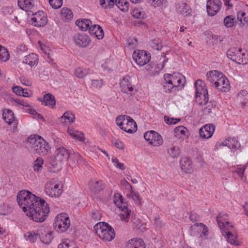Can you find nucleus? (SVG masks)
<instances>
[{
    "mask_svg": "<svg viewBox=\"0 0 248 248\" xmlns=\"http://www.w3.org/2000/svg\"><path fill=\"white\" fill-rule=\"evenodd\" d=\"M92 217L95 220H99L101 217V215L97 210H93L92 212Z\"/></svg>",
    "mask_w": 248,
    "mask_h": 248,
    "instance_id": "obj_57",
    "label": "nucleus"
},
{
    "mask_svg": "<svg viewBox=\"0 0 248 248\" xmlns=\"http://www.w3.org/2000/svg\"><path fill=\"white\" fill-rule=\"evenodd\" d=\"M58 248H78L73 242H64L60 244Z\"/></svg>",
    "mask_w": 248,
    "mask_h": 248,
    "instance_id": "obj_45",
    "label": "nucleus"
},
{
    "mask_svg": "<svg viewBox=\"0 0 248 248\" xmlns=\"http://www.w3.org/2000/svg\"><path fill=\"white\" fill-rule=\"evenodd\" d=\"M131 193L132 194V199L135 201H137L139 202V204L140 205H141V202H140L141 198H140L139 193L137 192H133L132 190L131 191Z\"/></svg>",
    "mask_w": 248,
    "mask_h": 248,
    "instance_id": "obj_61",
    "label": "nucleus"
},
{
    "mask_svg": "<svg viewBox=\"0 0 248 248\" xmlns=\"http://www.w3.org/2000/svg\"><path fill=\"white\" fill-rule=\"evenodd\" d=\"M45 190L52 197H58L62 193V186L53 181H49L46 184Z\"/></svg>",
    "mask_w": 248,
    "mask_h": 248,
    "instance_id": "obj_10",
    "label": "nucleus"
},
{
    "mask_svg": "<svg viewBox=\"0 0 248 248\" xmlns=\"http://www.w3.org/2000/svg\"><path fill=\"white\" fill-rule=\"evenodd\" d=\"M70 225V219L66 214L61 213L56 217L54 227L58 232H64L69 228Z\"/></svg>",
    "mask_w": 248,
    "mask_h": 248,
    "instance_id": "obj_8",
    "label": "nucleus"
},
{
    "mask_svg": "<svg viewBox=\"0 0 248 248\" xmlns=\"http://www.w3.org/2000/svg\"><path fill=\"white\" fill-rule=\"evenodd\" d=\"M213 104L210 102L208 103L207 107L204 108L203 111L204 114L207 115L212 112V110L214 108Z\"/></svg>",
    "mask_w": 248,
    "mask_h": 248,
    "instance_id": "obj_53",
    "label": "nucleus"
},
{
    "mask_svg": "<svg viewBox=\"0 0 248 248\" xmlns=\"http://www.w3.org/2000/svg\"><path fill=\"white\" fill-rule=\"evenodd\" d=\"M38 100L42 102V104L44 105L49 106L51 108H53L56 104L54 96L49 93L45 94L43 99H38Z\"/></svg>",
    "mask_w": 248,
    "mask_h": 248,
    "instance_id": "obj_23",
    "label": "nucleus"
},
{
    "mask_svg": "<svg viewBox=\"0 0 248 248\" xmlns=\"http://www.w3.org/2000/svg\"><path fill=\"white\" fill-rule=\"evenodd\" d=\"M245 16L246 13L244 12L240 11L237 13V19L241 23H242L243 20L246 21V17Z\"/></svg>",
    "mask_w": 248,
    "mask_h": 248,
    "instance_id": "obj_59",
    "label": "nucleus"
},
{
    "mask_svg": "<svg viewBox=\"0 0 248 248\" xmlns=\"http://www.w3.org/2000/svg\"><path fill=\"white\" fill-rule=\"evenodd\" d=\"M44 163V160L41 158L38 157L37 159L34 161L33 164V170L35 171H37L39 172L43 169L42 165Z\"/></svg>",
    "mask_w": 248,
    "mask_h": 248,
    "instance_id": "obj_39",
    "label": "nucleus"
},
{
    "mask_svg": "<svg viewBox=\"0 0 248 248\" xmlns=\"http://www.w3.org/2000/svg\"><path fill=\"white\" fill-rule=\"evenodd\" d=\"M115 3L122 11L127 12L129 9V3L124 0H119L118 1L116 0Z\"/></svg>",
    "mask_w": 248,
    "mask_h": 248,
    "instance_id": "obj_36",
    "label": "nucleus"
},
{
    "mask_svg": "<svg viewBox=\"0 0 248 248\" xmlns=\"http://www.w3.org/2000/svg\"><path fill=\"white\" fill-rule=\"evenodd\" d=\"M12 211V208L10 205L5 202L0 203V214L2 215H6Z\"/></svg>",
    "mask_w": 248,
    "mask_h": 248,
    "instance_id": "obj_35",
    "label": "nucleus"
},
{
    "mask_svg": "<svg viewBox=\"0 0 248 248\" xmlns=\"http://www.w3.org/2000/svg\"><path fill=\"white\" fill-rule=\"evenodd\" d=\"M27 240H29L31 242L33 243L36 241L38 237L39 233H35L33 232H29L25 234Z\"/></svg>",
    "mask_w": 248,
    "mask_h": 248,
    "instance_id": "obj_40",
    "label": "nucleus"
},
{
    "mask_svg": "<svg viewBox=\"0 0 248 248\" xmlns=\"http://www.w3.org/2000/svg\"><path fill=\"white\" fill-rule=\"evenodd\" d=\"M168 153L172 158H176L180 155V149L178 146L173 145H170L168 148Z\"/></svg>",
    "mask_w": 248,
    "mask_h": 248,
    "instance_id": "obj_32",
    "label": "nucleus"
},
{
    "mask_svg": "<svg viewBox=\"0 0 248 248\" xmlns=\"http://www.w3.org/2000/svg\"><path fill=\"white\" fill-rule=\"evenodd\" d=\"M18 5L22 10L30 12H33L32 10L34 7L33 0H18Z\"/></svg>",
    "mask_w": 248,
    "mask_h": 248,
    "instance_id": "obj_20",
    "label": "nucleus"
},
{
    "mask_svg": "<svg viewBox=\"0 0 248 248\" xmlns=\"http://www.w3.org/2000/svg\"><path fill=\"white\" fill-rule=\"evenodd\" d=\"M9 54L4 47L1 46L0 48V60L3 62H6L9 59Z\"/></svg>",
    "mask_w": 248,
    "mask_h": 248,
    "instance_id": "obj_41",
    "label": "nucleus"
},
{
    "mask_svg": "<svg viewBox=\"0 0 248 248\" xmlns=\"http://www.w3.org/2000/svg\"><path fill=\"white\" fill-rule=\"evenodd\" d=\"M104 188V185L102 181H97L92 182L90 184V189L94 193H98L103 190Z\"/></svg>",
    "mask_w": 248,
    "mask_h": 248,
    "instance_id": "obj_30",
    "label": "nucleus"
},
{
    "mask_svg": "<svg viewBox=\"0 0 248 248\" xmlns=\"http://www.w3.org/2000/svg\"><path fill=\"white\" fill-rule=\"evenodd\" d=\"M13 91L17 95L21 96L23 89L19 86H15L12 88Z\"/></svg>",
    "mask_w": 248,
    "mask_h": 248,
    "instance_id": "obj_62",
    "label": "nucleus"
},
{
    "mask_svg": "<svg viewBox=\"0 0 248 248\" xmlns=\"http://www.w3.org/2000/svg\"><path fill=\"white\" fill-rule=\"evenodd\" d=\"M18 205L26 215L37 222L44 221L50 212L46 201L27 190L19 191L17 196Z\"/></svg>",
    "mask_w": 248,
    "mask_h": 248,
    "instance_id": "obj_1",
    "label": "nucleus"
},
{
    "mask_svg": "<svg viewBox=\"0 0 248 248\" xmlns=\"http://www.w3.org/2000/svg\"><path fill=\"white\" fill-rule=\"evenodd\" d=\"M90 72L89 69H86L82 68H77L75 71V75L78 78H83Z\"/></svg>",
    "mask_w": 248,
    "mask_h": 248,
    "instance_id": "obj_38",
    "label": "nucleus"
},
{
    "mask_svg": "<svg viewBox=\"0 0 248 248\" xmlns=\"http://www.w3.org/2000/svg\"><path fill=\"white\" fill-rule=\"evenodd\" d=\"M90 34L92 35H94L98 39H102L104 36L103 30L100 26V28H98V29H97V30L94 32L93 30H91Z\"/></svg>",
    "mask_w": 248,
    "mask_h": 248,
    "instance_id": "obj_44",
    "label": "nucleus"
},
{
    "mask_svg": "<svg viewBox=\"0 0 248 248\" xmlns=\"http://www.w3.org/2000/svg\"><path fill=\"white\" fill-rule=\"evenodd\" d=\"M61 14L62 18L70 20L73 17L72 11L68 8H63L61 10Z\"/></svg>",
    "mask_w": 248,
    "mask_h": 248,
    "instance_id": "obj_37",
    "label": "nucleus"
},
{
    "mask_svg": "<svg viewBox=\"0 0 248 248\" xmlns=\"http://www.w3.org/2000/svg\"><path fill=\"white\" fill-rule=\"evenodd\" d=\"M245 169L246 168L244 167V166H243L242 167L237 168L235 170V172L237 173L241 179H242L244 177Z\"/></svg>",
    "mask_w": 248,
    "mask_h": 248,
    "instance_id": "obj_55",
    "label": "nucleus"
},
{
    "mask_svg": "<svg viewBox=\"0 0 248 248\" xmlns=\"http://www.w3.org/2000/svg\"><path fill=\"white\" fill-rule=\"evenodd\" d=\"M187 131V129L184 126H178L174 130L175 136L178 138L184 139L187 137L186 135Z\"/></svg>",
    "mask_w": 248,
    "mask_h": 248,
    "instance_id": "obj_31",
    "label": "nucleus"
},
{
    "mask_svg": "<svg viewBox=\"0 0 248 248\" xmlns=\"http://www.w3.org/2000/svg\"><path fill=\"white\" fill-rule=\"evenodd\" d=\"M77 25L82 31L87 30L89 27L92 24V22L90 20L87 19H83L80 20H77L76 22Z\"/></svg>",
    "mask_w": 248,
    "mask_h": 248,
    "instance_id": "obj_28",
    "label": "nucleus"
},
{
    "mask_svg": "<svg viewBox=\"0 0 248 248\" xmlns=\"http://www.w3.org/2000/svg\"><path fill=\"white\" fill-rule=\"evenodd\" d=\"M118 198V199H117L115 196L114 202L116 205L122 211V213L120 214L121 219L127 222L129 221L131 210L127 209V204L126 202H124L123 196L119 194Z\"/></svg>",
    "mask_w": 248,
    "mask_h": 248,
    "instance_id": "obj_9",
    "label": "nucleus"
},
{
    "mask_svg": "<svg viewBox=\"0 0 248 248\" xmlns=\"http://www.w3.org/2000/svg\"><path fill=\"white\" fill-rule=\"evenodd\" d=\"M116 123L120 128L128 133L137 130V125L133 119L129 116L121 115L116 118Z\"/></svg>",
    "mask_w": 248,
    "mask_h": 248,
    "instance_id": "obj_6",
    "label": "nucleus"
},
{
    "mask_svg": "<svg viewBox=\"0 0 248 248\" xmlns=\"http://www.w3.org/2000/svg\"><path fill=\"white\" fill-rule=\"evenodd\" d=\"M240 51H242L241 48H237L235 47H231L227 50V56L229 59L237 63L238 60L237 54H240Z\"/></svg>",
    "mask_w": 248,
    "mask_h": 248,
    "instance_id": "obj_24",
    "label": "nucleus"
},
{
    "mask_svg": "<svg viewBox=\"0 0 248 248\" xmlns=\"http://www.w3.org/2000/svg\"><path fill=\"white\" fill-rule=\"evenodd\" d=\"M145 140L149 142V143L154 146H158L163 143V140L161 136L155 131H150L145 132L144 134Z\"/></svg>",
    "mask_w": 248,
    "mask_h": 248,
    "instance_id": "obj_11",
    "label": "nucleus"
},
{
    "mask_svg": "<svg viewBox=\"0 0 248 248\" xmlns=\"http://www.w3.org/2000/svg\"><path fill=\"white\" fill-rule=\"evenodd\" d=\"M133 58L138 65L143 66L150 61L151 55L144 50L134 51Z\"/></svg>",
    "mask_w": 248,
    "mask_h": 248,
    "instance_id": "obj_12",
    "label": "nucleus"
},
{
    "mask_svg": "<svg viewBox=\"0 0 248 248\" xmlns=\"http://www.w3.org/2000/svg\"><path fill=\"white\" fill-rule=\"evenodd\" d=\"M196 93V102L200 106L206 105L208 103L209 97L205 84L201 79H198L195 82Z\"/></svg>",
    "mask_w": 248,
    "mask_h": 248,
    "instance_id": "obj_7",
    "label": "nucleus"
},
{
    "mask_svg": "<svg viewBox=\"0 0 248 248\" xmlns=\"http://www.w3.org/2000/svg\"><path fill=\"white\" fill-rule=\"evenodd\" d=\"M33 17L31 18L32 24L36 27H43L47 23V18L43 11L32 13Z\"/></svg>",
    "mask_w": 248,
    "mask_h": 248,
    "instance_id": "obj_14",
    "label": "nucleus"
},
{
    "mask_svg": "<svg viewBox=\"0 0 248 248\" xmlns=\"http://www.w3.org/2000/svg\"><path fill=\"white\" fill-rule=\"evenodd\" d=\"M130 78L129 76L124 77L120 82L121 91L127 94H131L133 91V88L130 82Z\"/></svg>",
    "mask_w": 248,
    "mask_h": 248,
    "instance_id": "obj_19",
    "label": "nucleus"
},
{
    "mask_svg": "<svg viewBox=\"0 0 248 248\" xmlns=\"http://www.w3.org/2000/svg\"><path fill=\"white\" fill-rule=\"evenodd\" d=\"M74 158L77 161V163L78 164H84L85 162V160L82 158V157L78 154H75L74 155Z\"/></svg>",
    "mask_w": 248,
    "mask_h": 248,
    "instance_id": "obj_58",
    "label": "nucleus"
},
{
    "mask_svg": "<svg viewBox=\"0 0 248 248\" xmlns=\"http://www.w3.org/2000/svg\"><path fill=\"white\" fill-rule=\"evenodd\" d=\"M121 185L124 186L126 189H129L130 191H132V186L125 179H123L121 181Z\"/></svg>",
    "mask_w": 248,
    "mask_h": 248,
    "instance_id": "obj_63",
    "label": "nucleus"
},
{
    "mask_svg": "<svg viewBox=\"0 0 248 248\" xmlns=\"http://www.w3.org/2000/svg\"><path fill=\"white\" fill-rule=\"evenodd\" d=\"M163 88L164 92L166 93H170L171 92H173V89L175 90H176V88H174V86H171L168 83L164 82L163 84Z\"/></svg>",
    "mask_w": 248,
    "mask_h": 248,
    "instance_id": "obj_50",
    "label": "nucleus"
},
{
    "mask_svg": "<svg viewBox=\"0 0 248 248\" xmlns=\"http://www.w3.org/2000/svg\"><path fill=\"white\" fill-rule=\"evenodd\" d=\"M137 39L136 38H130L127 40V44L129 46L134 48L137 44Z\"/></svg>",
    "mask_w": 248,
    "mask_h": 248,
    "instance_id": "obj_54",
    "label": "nucleus"
},
{
    "mask_svg": "<svg viewBox=\"0 0 248 248\" xmlns=\"http://www.w3.org/2000/svg\"><path fill=\"white\" fill-rule=\"evenodd\" d=\"M51 6L54 9L60 8L62 4V0H48Z\"/></svg>",
    "mask_w": 248,
    "mask_h": 248,
    "instance_id": "obj_48",
    "label": "nucleus"
},
{
    "mask_svg": "<svg viewBox=\"0 0 248 248\" xmlns=\"http://www.w3.org/2000/svg\"><path fill=\"white\" fill-rule=\"evenodd\" d=\"M181 168L184 172L190 173L192 172V162L187 157L182 158L180 161Z\"/></svg>",
    "mask_w": 248,
    "mask_h": 248,
    "instance_id": "obj_22",
    "label": "nucleus"
},
{
    "mask_svg": "<svg viewBox=\"0 0 248 248\" xmlns=\"http://www.w3.org/2000/svg\"><path fill=\"white\" fill-rule=\"evenodd\" d=\"M215 86L217 90L223 92H227L230 90V83L228 79L223 75L220 76L217 83H215Z\"/></svg>",
    "mask_w": 248,
    "mask_h": 248,
    "instance_id": "obj_17",
    "label": "nucleus"
},
{
    "mask_svg": "<svg viewBox=\"0 0 248 248\" xmlns=\"http://www.w3.org/2000/svg\"><path fill=\"white\" fill-rule=\"evenodd\" d=\"M164 83H168L171 86H174V88H176L177 85L175 84V77L173 75L169 74H165L164 75Z\"/></svg>",
    "mask_w": 248,
    "mask_h": 248,
    "instance_id": "obj_34",
    "label": "nucleus"
},
{
    "mask_svg": "<svg viewBox=\"0 0 248 248\" xmlns=\"http://www.w3.org/2000/svg\"><path fill=\"white\" fill-rule=\"evenodd\" d=\"M151 46L154 49L160 50L162 47V42L158 38L154 39L151 43Z\"/></svg>",
    "mask_w": 248,
    "mask_h": 248,
    "instance_id": "obj_46",
    "label": "nucleus"
},
{
    "mask_svg": "<svg viewBox=\"0 0 248 248\" xmlns=\"http://www.w3.org/2000/svg\"><path fill=\"white\" fill-rule=\"evenodd\" d=\"M73 40L76 45L79 47H86L90 42L88 36L83 34H78L73 37Z\"/></svg>",
    "mask_w": 248,
    "mask_h": 248,
    "instance_id": "obj_16",
    "label": "nucleus"
},
{
    "mask_svg": "<svg viewBox=\"0 0 248 248\" xmlns=\"http://www.w3.org/2000/svg\"><path fill=\"white\" fill-rule=\"evenodd\" d=\"M180 7H182V10L180 11L182 14L188 15L190 13V7L186 3H182Z\"/></svg>",
    "mask_w": 248,
    "mask_h": 248,
    "instance_id": "obj_51",
    "label": "nucleus"
},
{
    "mask_svg": "<svg viewBox=\"0 0 248 248\" xmlns=\"http://www.w3.org/2000/svg\"><path fill=\"white\" fill-rule=\"evenodd\" d=\"M222 73H219L217 71L214 70L208 72L206 74L207 80L210 83H217L218 79L220 78V76H222Z\"/></svg>",
    "mask_w": 248,
    "mask_h": 248,
    "instance_id": "obj_25",
    "label": "nucleus"
},
{
    "mask_svg": "<svg viewBox=\"0 0 248 248\" xmlns=\"http://www.w3.org/2000/svg\"><path fill=\"white\" fill-rule=\"evenodd\" d=\"M221 6L220 0H208L206 3L207 14L209 16H214L219 12Z\"/></svg>",
    "mask_w": 248,
    "mask_h": 248,
    "instance_id": "obj_13",
    "label": "nucleus"
},
{
    "mask_svg": "<svg viewBox=\"0 0 248 248\" xmlns=\"http://www.w3.org/2000/svg\"><path fill=\"white\" fill-rule=\"evenodd\" d=\"M221 213L219 214L217 217V221L220 229H224L226 235V239L228 243L235 246L241 245V243L237 240V234L232 225H230L228 221L223 222Z\"/></svg>",
    "mask_w": 248,
    "mask_h": 248,
    "instance_id": "obj_4",
    "label": "nucleus"
},
{
    "mask_svg": "<svg viewBox=\"0 0 248 248\" xmlns=\"http://www.w3.org/2000/svg\"><path fill=\"white\" fill-rule=\"evenodd\" d=\"M94 229L97 235L104 241H110L115 237L114 229L106 222H99L96 224Z\"/></svg>",
    "mask_w": 248,
    "mask_h": 248,
    "instance_id": "obj_5",
    "label": "nucleus"
},
{
    "mask_svg": "<svg viewBox=\"0 0 248 248\" xmlns=\"http://www.w3.org/2000/svg\"><path fill=\"white\" fill-rule=\"evenodd\" d=\"M63 118L65 120H67L69 123L73 122L74 120L75 119V115L69 111H66L63 114L61 118L63 119Z\"/></svg>",
    "mask_w": 248,
    "mask_h": 248,
    "instance_id": "obj_49",
    "label": "nucleus"
},
{
    "mask_svg": "<svg viewBox=\"0 0 248 248\" xmlns=\"http://www.w3.org/2000/svg\"><path fill=\"white\" fill-rule=\"evenodd\" d=\"M2 118L6 123L9 124L12 123L15 120L13 112L9 109H5L3 111Z\"/></svg>",
    "mask_w": 248,
    "mask_h": 248,
    "instance_id": "obj_29",
    "label": "nucleus"
},
{
    "mask_svg": "<svg viewBox=\"0 0 248 248\" xmlns=\"http://www.w3.org/2000/svg\"><path fill=\"white\" fill-rule=\"evenodd\" d=\"M146 246L140 238H133L129 240L126 245V248H145Z\"/></svg>",
    "mask_w": 248,
    "mask_h": 248,
    "instance_id": "obj_21",
    "label": "nucleus"
},
{
    "mask_svg": "<svg viewBox=\"0 0 248 248\" xmlns=\"http://www.w3.org/2000/svg\"><path fill=\"white\" fill-rule=\"evenodd\" d=\"M39 235L41 242L47 245L50 244L53 238L52 232L47 231L45 228L39 230Z\"/></svg>",
    "mask_w": 248,
    "mask_h": 248,
    "instance_id": "obj_18",
    "label": "nucleus"
},
{
    "mask_svg": "<svg viewBox=\"0 0 248 248\" xmlns=\"http://www.w3.org/2000/svg\"><path fill=\"white\" fill-rule=\"evenodd\" d=\"M102 80H92V85L94 88H100L102 85Z\"/></svg>",
    "mask_w": 248,
    "mask_h": 248,
    "instance_id": "obj_60",
    "label": "nucleus"
},
{
    "mask_svg": "<svg viewBox=\"0 0 248 248\" xmlns=\"http://www.w3.org/2000/svg\"><path fill=\"white\" fill-rule=\"evenodd\" d=\"M113 143L114 146L121 150H124V145L123 143V142L119 140H115L114 141H113Z\"/></svg>",
    "mask_w": 248,
    "mask_h": 248,
    "instance_id": "obj_56",
    "label": "nucleus"
},
{
    "mask_svg": "<svg viewBox=\"0 0 248 248\" xmlns=\"http://www.w3.org/2000/svg\"><path fill=\"white\" fill-rule=\"evenodd\" d=\"M116 0H100V5L105 8H112Z\"/></svg>",
    "mask_w": 248,
    "mask_h": 248,
    "instance_id": "obj_42",
    "label": "nucleus"
},
{
    "mask_svg": "<svg viewBox=\"0 0 248 248\" xmlns=\"http://www.w3.org/2000/svg\"><path fill=\"white\" fill-rule=\"evenodd\" d=\"M69 156L70 153L63 147L57 148L49 159V165L52 167V168L49 167V170L55 172L61 169L62 162L66 161Z\"/></svg>",
    "mask_w": 248,
    "mask_h": 248,
    "instance_id": "obj_3",
    "label": "nucleus"
},
{
    "mask_svg": "<svg viewBox=\"0 0 248 248\" xmlns=\"http://www.w3.org/2000/svg\"><path fill=\"white\" fill-rule=\"evenodd\" d=\"M234 20L233 16H227L224 19V25L227 28H231L234 25Z\"/></svg>",
    "mask_w": 248,
    "mask_h": 248,
    "instance_id": "obj_43",
    "label": "nucleus"
},
{
    "mask_svg": "<svg viewBox=\"0 0 248 248\" xmlns=\"http://www.w3.org/2000/svg\"><path fill=\"white\" fill-rule=\"evenodd\" d=\"M237 98L243 107H248V93L247 91L243 90L240 92L237 95Z\"/></svg>",
    "mask_w": 248,
    "mask_h": 248,
    "instance_id": "obj_26",
    "label": "nucleus"
},
{
    "mask_svg": "<svg viewBox=\"0 0 248 248\" xmlns=\"http://www.w3.org/2000/svg\"><path fill=\"white\" fill-rule=\"evenodd\" d=\"M221 145L226 146L230 149L237 148L240 146V144L238 143L237 140L235 138H230L225 140L221 142Z\"/></svg>",
    "mask_w": 248,
    "mask_h": 248,
    "instance_id": "obj_27",
    "label": "nucleus"
},
{
    "mask_svg": "<svg viewBox=\"0 0 248 248\" xmlns=\"http://www.w3.org/2000/svg\"><path fill=\"white\" fill-rule=\"evenodd\" d=\"M26 147L31 152L40 155H47L50 149L48 143L42 137L36 135L27 138Z\"/></svg>",
    "mask_w": 248,
    "mask_h": 248,
    "instance_id": "obj_2",
    "label": "nucleus"
},
{
    "mask_svg": "<svg viewBox=\"0 0 248 248\" xmlns=\"http://www.w3.org/2000/svg\"><path fill=\"white\" fill-rule=\"evenodd\" d=\"M242 59H238L237 63L239 64H245L248 63V52H241Z\"/></svg>",
    "mask_w": 248,
    "mask_h": 248,
    "instance_id": "obj_47",
    "label": "nucleus"
},
{
    "mask_svg": "<svg viewBox=\"0 0 248 248\" xmlns=\"http://www.w3.org/2000/svg\"><path fill=\"white\" fill-rule=\"evenodd\" d=\"M215 126L214 124H209L202 127L199 131L200 137L204 139L211 138L215 131Z\"/></svg>",
    "mask_w": 248,
    "mask_h": 248,
    "instance_id": "obj_15",
    "label": "nucleus"
},
{
    "mask_svg": "<svg viewBox=\"0 0 248 248\" xmlns=\"http://www.w3.org/2000/svg\"><path fill=\"white\" fill-rule=\"evenodd\" d=\"M36 61L37 57L36 54L31 53L24 57L23 62L29 64L31 67H32L36 63Z\"/></svg>",
    "mask_w": 248,
    "mask_h": 248,
    "instance_id": "obj_33",
    "label": "nucleus"
},
{
    "mask_svg": "<svg viewBox=\"0 0 248 248\" xmlns=\"http://www.w3.org/2000/svg\"><path fill=\"white\" fill-rule=\"evenodd\" d=\"M148 1L152 6L155 7L165 2L166 0H148Z\"/></svg>",
    "mask_w": 248,
    "mask_h": 248,
    "instance_id": "obj_52",
    "label": "nucleus"
},
{
    "mask_svg": "<svg viewBox=\"0 0 248 248\" xmlns=\"http://www.w3.org/2000/svg\"><path fill=\"white\" fill-rule=\"evenodd\" d=\"M133 16L135 18H142L143 15L141 12L138 10H135L133 11Z\"/></svg>",
    "mask_w": 248,
    "mask_h": 248,
    "instance_id": "obj_64",
    "label": "nucleus"
}]
</instances>
